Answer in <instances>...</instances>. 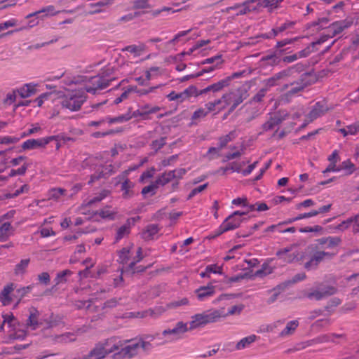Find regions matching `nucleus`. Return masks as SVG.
<instances>
[{"mask_svg": "<svg viewBox=\"0 0 359 359\" xmlns=\"http://www.w3.org/2000/svg\"><path fill=\"white\" fill-rule=\"evenodd\" d=\"M337 287L325 284L319 285L316 289L308 292L306 296L309 299L320 300L337 292Z\"/></svg>", "mask_w": 359, "mask_h": 359, "instance_id": "obj_11", "label": "nucleus"}, {"mask_svg": "<svg viewBox=\"0 0 359 359\" xmlns=\"http://www.w3.org/2000/svg\"><path fill=\"white\" fill-rule=\"evenodd\" d=\"M305 87L304 84H299V83H292L291 85L290 89L288 90V93L290 95H295L298 93L299 91L304 89Z\"/></svg>", "mask_w": 359, "mask_h": 359, "instance_id": "obj_64", "label": "nucleus"}, {"mask_svg": "<svg viewBox=\"0 0 359 359\" xmlns=\"http://www.w3.org/2000/svg\"><path fill=\"white\" fill-rule=\"evenodd\" d=\"M276 256L285 264H289L298 260L299 254L296 247L290 246L278 250Z\"/></svg>", "mask_w": 359, "mask_h": 359, "instance_id": "obj_15", "label": "nucleus"}, {"mask_svg": "<svg viewBox=\"0 0 359 359\" xmlns=\"http://www.w3.org/2000/svg\"><path fill=\"white\" fill-rule=\"evenodd\" d=\"M224 316V311L222 309H208L201 313H196L191 316V320L188 323L189 331L203 327L208 324L218 321Z\"/></svg>", "mask_w": 359, "mask_h": 359, "instance_id": "obj_3", "label": "nucleus"}, {"mask_svg": "<svg viewBox=\"0 0 359 359\" xmlns=\"http://www.w3.org/2000/svg\"><path fill=\"white\" fill-rule=\"evenodd\" d=\"M121 345L118 352L114 356H122L124 358H132L135 355L140 349L137 341L120 340L117 338H113V344H119Z\"/></svg>", "mask_w": 359, "mask_h": 359, "instance_id": "obj_9", "label": "nucleus"}, {"mask_svg": "<svg viewBox=\"0 0 359 359\" xmlns=\"http://www.w3.org/2000/svg\"><path fill=\"white\" fill-rule=\"evenodd\" d=\"M205 106L211 111H217V112L227 108L223 95L219 99L206 103Z\"/></svg>", "mask_w": 359, "mask_h": 359, "instance_id": "obj_32", "label": "nucleus"}, {"mask_svg": "<svg viewBox=\"0 0 359 359\" xmlns=\"http://www.w3.org/2000/svg\"><path fill=\"white\" fill-rule=\"evenodd\" d=\"M196 88L194 86H189L181 93H175L172 91L170 93L167 97L170 101H177V102H182L186 100H188L190 97L196 94Z\"/></svg>", "mask_w": 359, "mask_h": 359, "instance_id": "obj_20", "label": "nucleus"}, {"mask_svg": "<svg viewBox=\"0 0 359 359\" xmlns=\"http://www.w3.org/2000/svg\"><path fill=\"white\" fill-rule=\"evenodd\" d=\"M290 74V70H283L277 73L274 76L270 78L267 81V85L269 86H273L276 85V80L280 79L284 76H287Z\"/></svg>", "mask_w": 359, "mask_h": 359, "instance_id": "obj_53", "label": "nucleus"}, {"mask_svg": "<svg viewBox=\"0 0 359 359\" xmlns=\"http://www.w3.org/2000/svg\"><path fill=\"white\" fill-rule=\"evenodd\" d=\"M240 90H236L223 95L226 107H229V114L231 113L235 109L243 102L245 97Z\"/></svg>", "mask_w": 359, "mask_h": 359, "instance_id": "obj_12", "label": "nucleus"}, {"mask_svg": "<svg viewBox=\"0 0 359 359\" xmlns=\"http://www.w3.org/2000/svg\"><path fill=\"white\" fill-rule=\"evenodd\" d=\"M8 163V159L5 151H0V172H3Z\"/></svg>", "mask_w": 359, "mask_h": 359, "instance_id": "obj_59", "label": "nucleus"}, {"mask_svg": "<svg viewBox=\"0 0 359 359\" xmlns=\"http://www.w3.org/2000/svg\"><path fill=\"white\" fill-rule=\"evenodd\" d=\"M350 26V22L346 21H337L333 22L326 29L327 32H330L332 36L341 33L344 29Z\"/></svg>", "mask_w": 359, "mask_h": 359, "instance_id": "obj_28", "label": "nucleus"}, {"mask_svg": "<svg viewBox=\"0 0 359 359\" xmlns=\"http://www.w3.org/2000/svg\"><path fill=\"white\" fill-rule=\"evenodd\" d=\"M109 194V191L107 190H102L97 196H94L91 199H90L88 201H85L81 206L79 208V212L83 215H87V208H90L94 204L100 202L103 199H104L108 194Z\"/></svg>", "mask_w": 359, "mask_h": 359, "instance_id": "obj_22", "label": "nucleus"}, {"mask_svg": "<svg viewBox=\"0 0 359 359\" xmlns=\"http://www.w3.org/2000/svg\"><path fill=\"white\" fill-rule=\"evenodd\" d=\"M245 213L241 212V210L234 211L221 224L218 229L219 233H223L238 228L242 222L241 217L245 215Z\"/></svg>", "mask_w": 359, "mask_h": 359, "instance_id": "obj_10", "label": "nucleus"}, {"mask_svg": "<svg viewBox=\"0 0 359 359\" xmlns=\"http://www.w3.org/2000/svg\"><path fill=\"white\" fill-rule=\"evenodd\" d=\"M245 164V162L243 161L241 163H238V164H235L231 168L232 172H238L241 173L243 176L249 175L253 170L256 168L257 161L254 162L253 163L248 165L246 169L242 170V167Z\"/></svg>", "mask_w": 359, "mask_h": 359, "instance_id": "obj_29", "label": "nucleus"}, {"mask_svg": "<svg viewBox=\"0 0 359 359\" xmlns=\"http://www.w3.org/2000/svg\"><path fill=\"white\" fill-rule=\"evenodd\" d=\"M159 181L160 180H156L155 182H153L151 184L144 187L142 190V194L144 196H147V194L152 196L155 194L156 189L158 187Z\"/></svg>", "mask_w": 359, "mask_h": 359, "instance_id": "obj_50", "label": "nucleus"}, {"mask_svg": "<svg viewBox=\"0 0 359 359\" xmlns=\"http://www.w3.org/2000/svg\"><path fill=\"white\" fill-rule=\"evenodd\" d=\"M166 143L165 137H161L158 140H154L151 144V148L155 151L161 149Z\"/></svg>", "mask_w": 359, "mask_h": 359, "instance_id": "obj_58", "label": "nucleus"}, {"mask_svg": "<svg viewBox=\"0 0 359 359\" xmlns=\"http://www.w3.org/2000/svg\"><path fill=\"white\" fill-rule=\"evenodd\" d=\"M207 272H209L210 274H222V266H219L217 264H210L206 266Z\"/></svg>", "mask_w": 359, "mask_h": 359, "instance_id": "obj_63", "label": "nucleus"}, {"mask_svg": "<svg viewBox=\"0 0 359 359\" xmlns=\"http://www.w3.org/2000/svg\"><path fill=\"white\" fill-rule=\"evenodd\" d=\"M72 274V272L70 270H64L57 274L56 278H55V282L56 285H59L60 283H64L67 282L66 277L67 276H70Z\"/></svg>", "mask_w": 359, "mask_h": 359, "instance_id": "obj_52", "label": "nucleus"}, {"mask_svg": "<svg viewBox=\"0 0 359 359\" xmlns=\"http://www.w3.org/2000/svg\"><path fill=\"white\" fill-rule=\"evenodd\" d=\"M344 336L341 334H326L319 336L316 339V341L318 343H325L329 341L337 342L336 340L337 338H343Z\"/></svg>", "mask_w": 359, "mask_h": 359, "instance_id": "obj_44", "label": "nucleus"}, {"mask_svg": "<svg viewBox=\"0 0 359 359\" xmlns=\"http://www.w3.org/2000/svg\"><path fill=\"white\" fill-rule=\"evenodd\" d=\"M110 80L102 76L97 75L91 77L88 83L83 87L67 90L61 97L60 104L63 108L71 111L79 110L86 100V93L96 94L98 90L107 88Z\"/></svg>", "mask_w": 359, "mask_h": 359, "instance_id": "obj_1", "label": "nucleus"}, {"mask_svg": "<svg viewBox=\"0 0 359 359\" xmlns=\"http://www.w3.org/2000/svg\"><path fill=\"white\" fill-rule=\"evenodd\" d=\"M61 82L67 86L75 84L79 85V87H83L86 83H88V81H86L83 76H73L67 74L63 75Z\"/></svg>", "mask_w": 359, "mask_h": 359, "instance_id": "obj_24", "label": "nucleus"}, {"mask_svg": "<svg viewBox=\"0 0 359 359\" xmlns=\"http://www.w3.org/2000/svg\"><path fill=\"white\" fill-rule=\"evenodd\" d=\"M304 113L305 111L302 107L290 113L283 110L278 111L271 115L269 119L262 125V129L264 131L273 130L285 121H287L292 124H295L297 121L302 116Z\"/></svg>", "mask_w": 359, "mask_h": 359, "instance_id": "obj_4", "label": "nucleus"}, {"mask_svg": "<svg viewBox=\"0 0 359 359\" xmlns=\"http://www.w3.org/2000/svg\"><path fill=\"white\" fill-rule=\"evenodd\" d=\"M147 341L140 339L138 340V344L140 346V348H142L144 351L150 350L152 348V346L151 344V341L158 339L157 338V334L155 335H149L146 337Z\"/></svg>", "mask_w": 359, "mask_h": 359, "instance_id": "obj_46", "label": "nucleus"}, {"mask_svg": "<svg viewBox=\"0 0 359 359\" xmlns=\"http://www.w3.org/2000/svg\"><path fill=\"white\" fill-rule=\"evenodd\" d=\"M328 109L325 101L317 102L311 108L309 113L306 115V119L302 126H306L309 123L313 121L317 118L321 116Z\"/></svg>", "mask_w": 359, "mask_h": 359, "instance_id": "obj_16", "label": "nucleus"}, {"mask_svg": "<svg viewBox=\"0 0 359 359\" xmlns=\"http://www.w3.org/2000/svg\"><path fill=\"white\" fill-rule=\"evenodd\" d=\"M284 0H254L257 11H259L261 8H267L271 11L278 7L280 4Z\"/></svg>", "mask_w": 359, "mask_h": 359, "instance_id": "obj_27", "label": "nucleus"}, {"mask_svg": "<svg viewBox=\"0 0 359 359\" xmlns=\"http://www.w3.org/2000/svg\"><path fill=\"white\" fill-rule=\"evenodd\" d=\"M334 256L333 253L325 251H316L310 257L309 260L304 264L307 270H313L317 268L318 264L326 259H331Z\"/></svg>", "mask_w": 359, "mask_h": 359, "instance_id": "obj_13", "label": "nucleus"}, {"mask_svg": "<svg viewBox=\"0 0 359 359\" xmlns=\"http://www.w3.org/2000/svg\"><path fill=\"white\" fill-rule=\"evenodd\" d=\"M60 11H57L54 6L49 5L45 7H43L41 9L35 11L34 13H29L25 16L26 19H30L32 17L37 16L41 13H44L43 17H51L55 16L58 14Z\"/></svg>", "mask_w": 359, "mask_h": 359, "instance_id": "obj_26", "label": "nucleus"}, {"mask_svg": "<svg viewBox=\"0 0 359 359\" xmlns=\"http://www.w3.org/2000/svg\"><path fill=\"white\" fill-rule=\"evenodd\" d=\"M188 323L178 321L172 328L164 330L161 333L157 334L158 340L161 344L174 343L184 338L185 334L189 332Z\"/></svg>", "mask_w": 359, "mask_h": 359, "instance_id": "obj_5", "label": "nucleus"}, {"mask_svg": "<svg viewBox=\"0 0 359 359\" xmlns=\"http://www.w3.org/2000/svg\"><path fill=\"white\" fill-rule=\"evenodd\" d=\"M281 292V287H276L272 289L269 291L270 297L267 299L266 302L268 304H272L276 301L278 296L280 295Z\"/></svg>", "mask_w": 359, "mask_h": 359, "instance_id": "obj_57", "label": "nucleus"}, {"mask_svg": "<svg viewBox=\"0 0 359 359\" xmlns=\"http://www.w3.org/2000/svg\"><path fill=\"white\" fill-rule=\"evenodd\" d=\"M65 193V190L62 188H54L49 191L48 196L51 199L57 200Z\"/></svg>", "mask_w": 359, "mask_h": 359, "instance_id": "obj_56", "label": "nucleus"}, {"mask_svg": "<svg viewBox=\"0 0 359 359\" xmlns=\"http://www.w3.org/2000/svg\"><path fill=\"white\" fill-rule=\"evenodd\" d=\"M117 304V301L115 299L107 301L104 304L100 303L99 305H95L92 301H79L76 304V306L79 309H85L89 311H93L95 309L101 308L104 309L105 308H113Z\"/></svg>", "mask_w": 359, "mask_h": 359, "instance_id": "obj_17", "label": "nucleus"}, {"mask_svg": "<svg viewBox=\"0 0 359 359\" xmlns=\"http://www.w3.org/2000/svg\"><path fill=\"white\" fill-rule=\"evenodd\" d=\"M154 88H151L149 90H144L140 93L139 91H137V87L131 86V87H129L128 88H127V90H126L124 92H123L121 93V96L125 100L126 99L128 98L129 93H130L132 92H136V93H140V95H145V94H147V93L151 92Z\"/></svg>", "mask_w": 359, "mask_h": 359, "instance_id": "obj_54", "label": "nucleus"}, {"mask_svg": "<svg viewBox=\"0 0 359 359\" xmlns=\"http://www.w3.org/2000/svg\"><path fill=\"white\" fill-rule=\"evenodd\" d=\"M299 325L298 320H290L287 323L285 328L279 333V337H287L292 335Z\"/></svg>", "mask_w": 359, "mask_h": 359, "instance_id": "obj_30", "label": "nucleus"}, {"mask_svg": "<svg viewBox=\"0 0 359 359\" xmlns=\"http://www.w3.org/2000/svg\"><path fill=\"white\" fill-rule=\"evenodd\" d=\"M159 228L157 224L148 225L142 232V238L145 240H151L158 233Z\"/></svg>", "mask_w": 359, "mask_h": 359, "instance_id": "obj_39", "label": "nucleus"}, {"mask_svg": "<svg viewBox=\"0 0 359 359\" xmlns=\"http://www.w3.org/2000/svg\"><path fill=\"white\" fill-rule=\"evenodd\" d=\"M198 300L201 302L205 301L212 297L215 293V286L212 283L206 286H201L195 290Z\"/></svg>", "mask_w": 359, "mask_h": 359, "instance_id": "obj_21", "label": "nucleus"}, {"mask_svg": "<svg viewBox=\"0 0 359 359\" xmlns=\"http://www.w3.org/2000/svg\"><path fill=\"white\" fill-rule=\"evenodd\" d=\"M211 110H209L205 106L196 109L191 116V124H194V121L201 119L205 117Z\"/></svg>", "mask_w": 359, "mask_h": 359, "instance_id": "obj_43", "label": "nucleus"}, {"mask_svg": "<svg viewBox=\"0 0 359 359\" xmlns=\"http://www.w3.org/2000/svg\"><path fill=\"white\" fill-rule=\"evenodd\" d=\"M38 86L37 83L31 82L28 83H25L23 86H20L18 89H16V91L18 92V94L22 98H27L32 95L35 94L36 92V87Z\"/></svg>", "mask_w": 359, "mask_h": 359, "instance_id": "obj_25", "label": "nucleus"}, {"mask_svg": "<svg viewBox=\"0 0 359 359\" xmlns=\"http://www.w3.org/2000/svg\"><path fill=\"white\" fill-rule=\"evenodd\" d=\"M257 337L255 334H251L248 337L242 338L238 341L235 346L236 350H242L248 347L251 344L255 342Z\"/></svg>", "mask_w": 359, "mask_h": 359, "instance_id": "obj_36", "label": "nucleus"}, {"mask_svg": "<svg viewBox=\"0 0 359 359\" xmlns=\"http://www.w3.org/2000/svg\"><path fill=\"white\" fill-rule=\"evenodd\" d=\"M222 55H217L214 57H208L201 62V65L212 64L216 62L215 65H217V67L222 64Z\"/></svg>", "mask_w": 359, "mask_h": 359, "instance_id": "obj_55", "label": "nucleus"}, {"mask_svg": "<svg viewBox=\"0 0 359 359\" xmlns=\"http://www.w3.org/2000/svg\"><path fill=\"white\" fill-rule=\"evenodd\" d=\"M330 32L324 31L319 36V38L313 43L314 44H320L327 41L329 39L332 38Z\"/></svg>", "mask_w": 359, "mask_h": 359, "instance_id": "obj_62", "label": "nucleus"}, {"mask_svg": "<svg viewBox=\"0 0 359 359\" xmlns=\"http://www.w3.org/2000/svg\"><path fill=\"white\" fill-rule=\"evenodd\" d=\"M140 110L142 114V119H148V116L151 114H155L160 111V107L158 106H152L149 104H140Z\"/></svg>", "mask_w": 359, "mask_h": 359, "instance_id": "obj_37", "label": "nucleus"}, {"mask_svg": "<svg viewBox=\"0 0 359 359\" xmlns=\"http://www.w3.org/2000/svg\"><path fill=\"white\" fill-rule=\"evenodd\" d=\"M145 50V45L140 43L138 45L127 46L122 49L123 52L127 51L133 54L135 57H139Z\"/></svg>", "mask_w": 359, "mask_h": 359, "instance_id": "obj_38", "label": "nucleus"}, {"mask_svg": "<svg viewBox=\"0 0 359 359\" xmlns=\"http://www.w3.org/2000/svg\"><path fill=\"white\" fill-rule=\"evenodd\" d=\"M339 167H341V170H344L345 174L347 175L353 174L355 170V166L350 159L344 161Z\"/></svg>", "mask_w": 359, "mask_h": 359, "instance_id": "obj_48", "label": "nucleus"}, {"mask_svg": "<svg viewBox=\"0 0 359 359\" xmlns=\"http://www.w3.org/2000/svg\"><path fill=\"white\" fill-rule=\"evenodd\" d=\"M118 261L123 265H127L128 269L130 270L143 258L142 255V248H138L135 250L133 245L123 248L118 251Z\"/></svg>", "mask_w": 359, "mask_h": 359, "instance_id": "obj_7", "label": "nucleus"}, {"mask_svg": "<svg viewBox=\"0 0 359 359\" xmlns=\"http://www.w3.org/2000/svg\"><path fill=\"white\" fill-rule=\"evenodd\" d=\"M3 324H7L11 328L10 338L11 339L22 340L27 334L34 330H43L46 328H50L54 326L52 321L43 319L40 313L35 309H32L29 312V318L26 323V330H15L17 320L15 318L12 313H4L2 315Z\"/></svg>", "mask_w": 359, "mask_h": 359, "instance_id": "obj_2", "label": "nucleus"}, {"mask_svg": "<svg viewBox=\"0 0 359 359\" xmlns=\"http://www.w3.org/2000/svg\"><path fill=\"white\" fill-rule=\"evenodd\" d=\"M15 289L13 283H9L4 286L0 292V302L3 306H8L12 302L11 294Z\"/></svg>", "mask_w": 359, "mask_h": 359, "instance_id": "obj_23", "label": "nucleus"}, {"mask_svg": "<svg viewBox=\"0 0 359 359\" xmlns=\"http://www.w3.org/2000/svg\"><path fill=\"white\" fill-rule=\"evenodd\" d=\"M41 128L39 124L32 126V128H29L27 132H24L20 135V138L22 139V138H24V137L29 136L32 134L38 133V132L41 131Z\"/></svg>", "mask_w": 359, "mask_h": 359, "instance_id": "obj_60", "label": "nucleus"}, {"mask_svg": "<svg viewBox=\"0 0 359 359\" xmlns=\"http://www.w3.org/2000/svg\"><path fill=\"white\" fill-rule=\"evenodd\" d=\"M11 233V225L9 222H4L0 226V241H5Z\"/></svg>", "mask_w": 359, "mask_h": 359, "instance_id": "obj_45", "label": "nucleus"}, {"mask_svg": "<svg viewBox=\"0 0 359 359\" xmlns=\"http://www.w3.org/2000/svg\"><path fill=\"white\" fill-rule=\"evenodd\" d=\"M130 232V224L129 222L124 224L120 226L116 231L115 236V241L118 242Z\"/></svg>", "mask_w": 359, "mask_h": 359, "instance_id": "obj_42", "label": "nucleus"}, {"mask_svg": "<svg viewBox=\"0 0 359 359\" xmlns=\"http://www.w3.org/2000/svg\"><path fill=\"white\" fill-rule=\"evenodd\" d=\"M283 320H277L270 324L262 325L259 327L258 332H275L281 325H283Z\"/></svg>", "mask_w": 359, "mask_h": 359, "instance_id": "obj_41", "label": "nucleus"}, {"mask_svg": "<svg viewBox=\"0 0 359 359\" xmlns=\"http://www.w3.org/2000/svg\"><path fill=\"white\" fill-rule=\"evenodd\" d=\"M293 25V22H286L281 24L280 26H278L275 28H273L271 31L265 34V37L267 39H270L272 37H275L278 36L280 33L284 32L287 28L291 27Z\"/></svg>", "mask_w": 359, "mask_h": 359, "instance_id": "obj_35", "label": "nucleus"}, {"mask_svg": "<svg viewBox=\"0 0 359 359\" xmlns=\"http://www.w3.org/2000/svg\"><path fill=\"white\" fill-rule=\"evenodd\" d=\"M58 135H52L39 139H29L25 141L22 144L24 150L34 149L38 147H44L53 140H58Z\"/></svg>", "mask_w": 359, "mask_h": 359, "instance_id": "obj_14", "label": "nucleus"}, {"mask_svg": "<svg viewBox=\"0 0 359 359\" xmlns=\"http://www.w3.org/2000/svg\"><path fill=\"white\" fill-rule=\"evenodd\" d=\"M134 185V183L129 180L128 178L122 182L121 189L123 191V197L124 198H130L134 195L133 191Z\"/></svg>", "mask_w": 359, "mask_h": 359, "instance_id": "obj_34", "label": "nucleus"}, {"mask_svg": "<svg viewBox=\"0 0 359 359\" xmlns=\"http://www.w3.org/2000/svg\"><path fill=\"white\" fill-rule=\"evenodd\" d=\"M226 11H233L237 15H245L252 11H257L254 0H247L242 4H236L227 7Z\"/></svg>", "mask_w": 359, "mask_h": 359, "instance_id": "obj_19", "label": "nucleus"}, {"mask_svg": "<svg viewBox=\"0 0 359 359\" xmlns=\"http://www.w3.org/2000/svg\"><path fill=\"white\" fill-rule=\"evenodd\" d=\"M121 345L113 344V338L97 343L91 351L83 355L84 359H104L108 354L118 351Z\"/></svg>", "mask_w": 359, "mask_h": 359, "instance_id": "obj_6", "label": "nucleus"}, {"mask_svg": "<svg viewBox=\"0 0 359 359\" xmlns=\"http://www.w3.org/2000/svg\"><path fill=\"white\" fill-rule=\"evenodd\" d=\"M156 70V68H151L150 70L144 72V75L140 76L134 77V80L139 83V84L144 86L151 79V71Z\"/></svg>", "mask_w": 359, "mask_h": 359, "instance_id": "obj_49", "label": "nucleus"}, {"mask_svg": "<svg viewBox=\"0 0 359 359\" xmlns=\"http://www.w3.org/2000/svg\"><path fill=\"white\" fill-rule=\"evenodd\" d=\"M88 218L95 221L100 220H113L115 217L116 212L111 207L107 206L99 210L93 211L91 213H87Z\"/></svg>", "mask_w": 359, "mask_h": 359, "instance_id": "obj_18", "label": "nucleus"}, {"mask_svg": "<svg viewBox=\"0 0 359 359\" xmlns=\"http://www.w3.org/2000/svg\"><path fill=\"white\" fill-rule=\"evenodd\" d=\"M114 0H102L97 3L90 4L89 7L92 9L88 12L90 14L101 13L104 11V8L111 5Z\"/></svg>", "mask_w": 359, "mask_h": 359, "instance_id": "obj_31", "label": "nucleus"}, {"mask_svg": "<svg viewBox=\"0 0 359 359\" xmlns=\"http://www.w3.org/2000/svg\"><path fill=\"white\" fill-rule=\"evenodd\" d=\"M307 51L306 50H301L298 55L293 54L292 55L285 56L283 57V61L287 63H291L297 60L298 57H304L307 56Z\"/></svg>", "mask_w": 359, "mask_h": 359, "instance_id": "obj_51", "label": "nucleus"}, {"mask_svg": "<svg viewBox=\"0 0 359 359\" xmlns=\"http://www.w3.org/2000/svg\"><path fill=\"white\" fill-rule=\"evenodd\" d=\"M8 164L9 167L12 168L8 172V177H10L25 175L31 165L25 156H18L11 158Z\"/></svg>", "mask_w": 359, "mask_h": 359, "instance_id": "obj_8", "label": "nucleus"}, {"mask_svg": "<svg viewBox=\"0 0 359 359\" xmlns=\"http://www.w3.org/2000/svg\"><path fill=\"white\" fill-rule=\"evenodd\" d=\"M30 262V259H22L20 260L19 263H18L14 269V273L17 276H22L25 274L27 271V269L29 266Z\"/></svg>", "mask_w": 359, "mask_h": 359, "instance_id": "obj_40", "label": "nucleus"}, {"mask_svg": "<svg viewBox=\"0 0 359 359\" xmlns=\"http://www.w3.org/2000/svg\"><path fill=\"white\" fill-rule=\"evenodd\" d=\"M248 198L246 197H238L232 200V205L236 207L245 208L247 205Z\"/></svg>", "mask_w": 359, "mask_h": 359, "instance_id": "obj_61", "label": "nucleus"}, {"mask_svg": "<svg viewBox=\"0 0 359 359\" xmlns=\"http://www.w3.org/2000/svg\"><path fill=\"white\" fill-rule=\"evenodd\" d=\"M230 81H231V78H225L224 79H222L217 83H215L212 85L207 86L205 88H204L203 92L204 93H207L209 91H212L214 93L219 92L222 89H223L225 86H227L229 85Z\"/></svg>", "mask_w": 359, "mask_h": 359, "instance_id": "obj_33", "label": "nucleus"}, {"mask_svg": "<svg viewBox=\"0 0 359 359\" xmlns=\"http://www.w3.org/2000/svg\"><path fill=\"white\" fill-rule=\"evenodd\" d=\"M21 140L20 136L0 135V144L11 145L18 143Z\"/></svg>", "mask_w": 359, "mask_h": 359, "instance_id": "obj_47", "label": "nucleus"}]
</instances>
